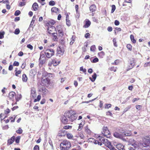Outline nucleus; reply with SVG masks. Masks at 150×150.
Returning a JSON list of instances; mask_svg holds the SVG:
<instances>
[{"instance_id": "1", "label": "nucleus", "mask_w": 150, "mask_h": 150, "mask_svg": "<svg viewBox=\"0 0 150 150\" xmlns=\"http://www.w3.org/2000/svg\"><path fill=\"white\" fill-rule=\"evenodd\" d=\"M118 131L119 133L122 134H121L123 136V137L130 136L132 134L131 131L125 130L122 128H120Z\"/></svg>"}, {"instance_id": "16", "label": "nucleus", "mask_w": 150, "mask_h": 150, "mask_svg": "<svg viewBox=\"0 0 150 150\" xmlns=\"http://www.w3.org/2000/svg\"><path fill=\"white\" fill-rule=\"evenodd\" d=\"M55 23V22L54 20H52L48 21L47 23H46V25L50 26V28L53 27V26L50 25V24L52 25H54Z\"/></svg>"}, {"instance_id": "14", "label": "nucleus", "mask_w": 150, "mask_h": 150, "mask_svg": "<svg viewBox=\"0 0 150 150\" xmlns=\"http://www.w3.org/2000/svg\"><path fill=\"white\" fill-rule=\"evenodd\" d=\"M97 77V74L96 73H94L92 76V77H90L89 79L92 82H94L96 80Z\"/></svg>"}, {"instance_id": "45", "label": "nucleus", "mask_w": 150, "mask_h": 150, "mask_svg": "<svg viewBox=\"0 0 150 150\" xmlns=\"http://www.w3.org/2000/svg\"><path fill=\"white\" fill-rule=\"evenodd\" d=\"M64 115L66 117H68L69 119L70 116V112L69 111H67L64 113Z\"/></svg>"}, {"instance_id": "6", "label": "nucleus", "mask_w": 150, "mask_h": 150, "mask_svg": "<svg viewBox=\"0 0 150 150\" xmlns=\"http://www.w3.org/2000/svg\"><path fill=\"white\" fill-rule=\"evenodd\" d=\"M113 135L116 138L122 139L123 140H125V139L123 138V136L117 132H116L114 133Z\"/></svg>"}, {"instance_id": "26", "label": "nucleus", "mask_w": 150, "mask_h": 150, "mask_svg": "<svg viewBox=\"0 0 150 150\" xmlns=\"http://www.w3.org/2000/svg\"><path fill=\"white\" fill-rule=\"evenodd\" d=\"M85 121H84V122H83V123H82V122H81L79 124V128L77 130L78 131H80L82 129L83 126L85 124Z\"/></svg>"}, {"instance_id": "48", "label": "nucleus", "mask_w": 150, "mask_h": 150, "mask_svg": "<svg viewBox=\"0 0 150 150\" xmlns=\"http://www.w3.org/2000/svg\"><path fill=\"white\" fill-rule=\"evenodd\" d=\"M45 54L46 55V57L48 58H50L52 56L51 54H50L48 52H45Z\"/></svg>"}, {"instance_id": "8", "label": "nucleus", "mask_w": 150, "mask_h": 150, "mask_svg": "<svg viewBox=\"0 0 150 150\" xmlns=\"http://www.w3.org/2000/svg\"><path fill=\"white\" fill-rule=\"evenodd\" d=\"M65 146L66 147H61V150H68L69 148L71 146V143L69 141H68V142L67 143V145Z\"/></svg>"}, {"instance_id": "29", "label": "nucleus", "mask_w": 150, "mask_h": 150, "mask_svg": "<svg viewBox=\"0 0 150 150\" xmlns=\"http://www.w3.org/2000/svg\"><path fill=\"white\" fill-rule=\"evenodd\" d=\"M130 38L131 40V41L132 42L135 44L136 42V40L134 38V36L133 35H130Z\"/></svg>"}, {"instance_id": "35", "label": "nucleus", "mask_w": 150, "mask_h": 150, "mask_svg": "<svg viewBox=\"0 0 150 150\" xmlns=\"http://www.w3.org/2000/svg\"><path fill=\"white\" fill-rule=\"evenodd\" d=\"M61 134L60 135L61 136H65V135L67 134V131L64 129H62L61 131Z\"/></svg>"}, {"instance_id": "52", "label": "nucleus", "mask_w": 150, "mask_h": 150, "mask_svg": "<svg viewBox=\"0 0 150 150\" xmlns=\"http://www.w3.org/2000/svg\"><path fill=\"white\" fill-rule=\"evenodd\" d=\"M52 61L54 66H55L58 65V64H57V61L54 59H52Z\"/></svg>"}, {"instance_id": "47", "label": "nucleus", "mask_w": 150, "mask_h": 150, "mask_svg": "<svg viewBox=\"0 0 150 150\" xmlns=\"http://www.w3.org/2000/svg\"><path fill=\"white\" fill-rule=\"evenodd\" d=\"M20 33V30L18 28H17L16 29L14 32V33L16 35H17L18 34Z\"/></svg>"}, {"instance_id": "38", "label": "nucleus", "mask_w": 150, "mask_h": 150, "mask_svg": "<svg viewBox=\"0 0 150 150\" xmlns=\"http://www.w3.org/2000/svg\"><path fill=\"white\" fill-rule=\"evenodd\" d=\"M26 2H21L19 3L18 6L19 7H22L25 6L26 5Z\"/></svg>"}, {"instance_id": "25", "label": "nucleus", "mask_w": 150, "mask_h": 150, "mask_svg": "<svg viewBox=\"0 0 150 150\" xmlns=\"http://www.w3.org/2000/svg\"><path fill=\"white\" fill-rule=\"evenodd\" d=\"M68 141L64 140L62 142L60 143V147L61 149V147H63L62 146H65L67 145V143L68 142Z\"/></svg>"}, {"instance_id": "43", "label": "nucleus", "mask_w": 150, "mask_h": 150, "mask_svg": "<svg viewBox=\"0 0 150 150\" xmlns=\"http://www.w3.org/2000/svg\"><path fill=\"white\" fill-rule=\"evenodd\" d=\"M17 116L15 115H13V117H9V119L11 120L13 119V120H11V122H14L15 120V119Z\"/></svg>"}, {"instance_id": "57", "label": "nucleus", "mask_w": 150, "mask_h": 150, "mask_svg": "<svg viewBox=\"0 0 150 150\" xmlns=\"http://www.w3.org/2000/svg\"><path fill=\"white\" fill-rule=\"evenodd\" d=\"M96 49V46L94 45L91 46L90 47V50L91 51H94Z\"/></svg>"}, {"instance_id": "12", "label": "nucleus", "mask_w": 150, "mask_h": 150, "mask_svg": "<svg viewBox=\"0 0 150 150\" xmlns=\"http://www.w3.org/2000/svg\"><path fill=\"white\" fill-rule=\"evenodd\" d=\"M124 146L120 143H119L116 145V147L118 150H125Z\"/></svg>"}, {"instance_id": "62", "label": "nucleus", "mask_w": 150, "mask_h": 150, "mask_svg": "<svg viewBox=\"0 0 150 150\" xmlns=\"http://www.w3.org/2000/svg\"><path fill=\"white\" fill-rule=\"evenodd\" d=\"M33 150H40L39 146L38 145H35L34 148Z\"/></svg>"}, {"instance_id": "61", "label": "nucleus", "mask_w": 150, "mask_h": 150, "mask_svg": "<svg viewBox=\"0 0 150 150\" xmlns=\"http://www.w3.org/2000/svg\"><path fill=\"white\" fill-rule=\"evenodd\" d=\"M71 127L72 126H71L66 125L64 127V129H71Z\"/></svg>"}, {"instance_id": "21", "label": "nucleus", "mask_w": 150, "mask_h": 150, "mask_svg": "<svg viewBox=\"0 0 150 150\" xmlns=\"http://www.w3.org/2000/svg\"><path fill=\"white\" fill-rule=\"evenodd\" d=\"M90 11L93 12L95 11L96 9V6L94 4H93L91 5L89 7Z\"/></svg>"}, {"instance_id": "33", "label": "nucleus", "mask_w": 150, "mask_h": 150, "mask_svg": "<svg viewBox=\"0 0 150 150\" xmlns=\"http://www.w3.org/2000/svg\"><path fill=\"white\" fill-rule=\"evenodd\" d=\"M39 66H40L41 64V65L42 66L43 64H44L46 61L45 59H41V60H40V59H39Z\"/></svg>"}, {"instance_id": "49", "label": "nucleus", "mask_w": 150, "mask_h": 150, "mask_svg": "<svg viewBox=\"0 0 150 150\" xmlns=\"http://www.w3.org/2000/svg\"><path fill=\"white\" fill-rule=\"evenodd\" d=\"M80 71H82L83 73H85V74H86V69L85 68L84 69L83 66L81 67L80 68Z\"/></svg>"}, {"instance_id": "24", "label": "nucleus", "mask_w": 150, "mask_h": 150, "mask_svg": "<svg viewBox=\"0 0 150 150\" xmlns=\"http://www.w3.org/2000/svg\"><path fill=\"white\" fill-rule=\"evenodd\" d=\"M59 10V9L58 8L55 7H52L51 9L52 12L55 13H57V11H58Z\"/></svg>"}, {"instance_id": "2", "label": "nucleus", "mask_w": 150, "mask_h": 150, "mask_svg": "<svg viewBox=\"0 0 150 150\" xmlns=\"http://www.w3.org/2000/svg\"><path fill=\"white\" fill-rule=\"evenodd\" d=\"M142 144L143 146L145 147L150 146V138L147 136L144 138Z\"/></svg>"}, {"instance_id": "60", "label": "nucleus", "mask_w": 150, "mask_h": 150, "mask_svg": "<svg viewBox=\"0 0 150 150\" xmlns=\"http://www.w3.org/2000/svg\"><path fill=\"white\" fill-rule=\"evenodd\" d=\"M19 63L18 62L15 61L13 62V65L14 66H18L19 65Z\"/></svg>"}, {"instance_id": "37", "label": "nucleus", "mask_w": 150, "mask_h": 150, "mask_svg": "<svg viewBox=\"0 0 150 150\" xmlns=\"http://www.w3.org/2000/svg\"><path fill=\"white\" fill-rule=\"evenodd\" d=\"M85 132H87L88 134H91V131L90 129L88 128V126L87 125L85 128Z\"/></svg>"}, {"instance_id": "59", "label": "nucleus", "mask_w": 150, "mask_h": 150, "mask_svg": "<svg viewBox=\"0 0 150 150\" xmlns=\"http://www.w3.org/2000/svg\"><path fill=\"white\" fill-rule=\"evenodd\" d=\"M116 40V39L115 38H114L112 40L113 42L114 45L115 47H117V42Z\"/></svg>"}, {"instance_id": "18", "label": "nucleus", "mask_w": 150, "mask_h": 150, "mask_svg": "<svg viewBox=\"0 0 150 150\" xmlns=\"http://www.w3.org/2000/svg\"><path fill=\"white\" fill-rule=\"evenodd\" d=\"M38 5L36 2L34 3L32 6V8H33V10L36 11L38 9Z\"/></svg>"}, {"instance_id": "9", "label": "nucleus", "mask_w": 150, "mask_h": 150, "mask_svg": "<svg viewBox=\"0 0 150 150\" xmlns=\"http://www.w3.org/2000/svg\"><path fill=\"white\" fill-rule=\"evenodd\" d=\"M15 136H13L10 139L7 140V145L8 146L10 145L13 144L15 141Z\"/></svg>"}, {"instance_id": "56", "label": "nucleus", "mask_w": 150, "mask_h": 150, "mask_svg": "<svg viewBox=\"0 0 150 150\" xmlns=\"http://www.w3.org/2000/svg\"><path fill=\"white\" fill-rule=\"evenodd\" d=\"M127 47L130 51L132 50V47L131 45L130 44H128L127 45Z\"/></svg>"}, {"instance_id": "63", "label": "nucleus", "mask_w": 150, "mask_h": 150, "mask_svg": "<svg viewBox=\"0 0 150 150\" xmlns=\"http://www.w3.org/2000/svg\"><path fill=\"white\" fill-rule=\"evenodd\" d=\"M90 36V34L89 33H86L84 35V37L85 38L87 39L89 38Z\"/></svg>"}, {"instance_id": "32", "label": "nucleus", "mask_w": 150, "mask_h": 150, "mask_svg": "<svg viewBox=\"0 0 150 150\" xmlns=\"http://www.w3.org/2000/svg\"><path fill=\"white\" fill-rule=\"evenodd\" d=\"M105 55V53L103 51H101V52L98 53V55L100 58H103Z\"/></svg>"}, {"instance_id": "53", "label": "nucleus", "mask_w": 150, "mask_h": 150, "mask_svg": "<svg viewBox=\"0 0 150 150\" xmlns=\"http://www.w3.org/2000/svg\"><path fill=\"white\" fill-rule=\"evenodd\" d=\"M66 23L67 25L69 27L71 25V23H70V21L69 20V19H66Z\"/></svg>"}, {"instance_id": "3", "label": "nucleus", "mask_w": 150, "mask_h": 150, "mask_svg": "<svg viewBox=\"0 0 150 150\" xmlns=\"http://www.w3.org/2000/svg\"><path fill=\"white\" fill-rule=\"evenodd\" d=\"M134 58H132L129 59V61H128L129 64L127 69V71L129 70L133 67L134 65Z\"/></svg>"}, {"instance_id": "39", "label": "nucleus", "mask_w": 150, "mask_h": 150, "mask_svg": "<svg viewBox=\"0 0 150 150\" xmlns=\"http://www.w3.org/2000/svg\"><path fill=\"white\" fill-rule=\"evenodd\" d=\"M59 35V37H62L64 35V33L63 31L62 30L60 31L59 30H58Z\"/></svg>"}, {"instance_id": "30", "label": "nucleus", "mask_w": 150, "mask_h": 150, "mask_svg": "<svg viewBox=\"0 0 150 150\" xmlns=\"http://www.w3.org/2000/svg\"><path fill=\"white\" fill-rule=\"evenodd\" d=\"M92 58H93V57H91L90 59L91 60V62L92 63H96L98 62L99 59L97 57H95L94 58V59H93V60H91V59Z\"/></svg>"}, {"instance_id": "58", "label": "nucleus", "mask_w": 150, "mask_h": 150, "mask_svg": "<svg viewBox=\"0 0 150 150\" xmlns=\"http://www.w3.org/2000/svg\"><path fill=\"white\" fill-rule=\"evenodd\" d=\"M79 136L81 139H84V135L82 133H78Z\"/></svg>"}, {"instance_id": "50", "label": "nucleus", "mask_w": 150, "mask_h": 150, "mask_svg": "<svg viewBox=\"0 0 150 150\" xmlns=\"http://www.w3.org/2000/svg\"><path fill=\"white\" fill-rule=\"evenodd\" d=\"M55 4V2L54 1L51 0L49 2V4L50 6H54Z\"/></svg>"}, {"instance_id": "20", "label": "nucleus", "mask_w": 150, "mask_h": 150, "mask_svg": "<svg viewBox=\"0 0 150 150\" xmlns=\"http://www.w3.org/2000/svg\"><path fill=\"white\" fill-rule=\"evenodd\" d=\"M105 133H108V135H110V131L108 130V127H107L104 126L103 127V132Z\"/></svg>"}, {"instance_id": "34", "label": "nucleus", "mask_w": 150, "mask_h": 150, "mask_svg": "<svg viewBox=\"0 0 150 150\" xmlns=\"http://www.w3.org/2000/svg\"><path fill=\"white\" fill-rule=\"evenodd\" d=\"M103 144H105V146L108 147L110 146V145H111V142L108 140L107 141H106Z\"/></svg>"}, {"instance_id": "11", "label": "nucleus", "mask_w": 150, "mask_h": 150, "mask_svg": "<svg viewBox=\"0 0 150 150\" xmlns=\"http://www.w3.org/2000/svg\"><path fill=\"white\" fill-rule=\"evenodd\" d=\"M31 96L33 98H35L37 96L36 92L34 88H32L31 91Z\"/></svg>"}, {"instance_id": "19", "label": "nucleus", "mask_w": 150, "mask_h": 150, "mask_svg": "<svg viewBox=\"0 0 150 150\" xmlns=\"http://www.w3.org/2000/svg\"><path fill=\"white\" fill-rule=\"evenodd\" d=\"M36 74V72L33 69H31L30 71L29 75L32 77H34L35 75Z\"/></svg>"}, {"instance_id": "5", "label": "nucleus", "mask_w": 150, "mask_h": 150, "mask_svg": "<svg viewBox=\"0 0 150 150\" xmlns=\"http://www.w3.org/2000/svg\"><path fill=\"white\" fill-rule=\"evenodd\" d=\"M57 56H58V54H60L61 55H63L64 52V48L63 47L61 48L60 46H59L57 48Z\"/></svg>"}, {"instance_id": "55", "label": "nucleus", "mask_w": 150, "mask_h": 150, "mask_svg": "<svg viewBox=\"0 0 150 150\" xmlns=\"http://www.w3.org/2000/svg\"><path fill=\"white\" fill-rule=\"evenodd\" d=\"M105 108L108 109L109 108L111 107L112 106V105L111 104L106 103V104H105Z\"/></svg>"}, {"instance_id": "44", "label": "nucleus", "mask_w": 150, "mask_h": 150, "mask_svg": "<svg viewBox=\"0 0 150 150\" xmlns=\"http://www.w3.org/2000/svg\"><path fill=\"white\" fill-rule=\"evenodd\" d=\"M16 132L19 134H22L23 132V130L21 127H19L18 129L16 131Z\"/></svg>"}, {"instance_id": "31", "label": "nucleus", "mask_w": 150, "mask_h": 150, "mask_svg": "<svg viewBox=\"0 0 150 150\" xmlns=\"http://www.w3.org/2000/svg\"><path fill=\"white\" fill-rule=\"evenodd\" d=\"M21 137L20 136H17L16 137H15V141L16 143L18 144L19 143Z\"/></svg>"}, {"instance_id": "27", "label": "nucleus", "mask_w": 150, "mask_h": 150, "mask_svg": "<svg viewBox=\"0 0 150 150\" xmlns=\"http://www.w3.org/2000/svg\"><path fill=\"white\" fill-rule=\"evenodd\" d=\"M28 79V78L25 74H23L22 75V80L23 81L26 82Z\"/></svg>"}, {"instance_id": "17", "label": "nucleus", "mask_w": 150, "mask_h": 150, "mask_svg": "<svg viewBox=\"0 0 150 150\" xmlns=\"http://www.w3.org/2000/svg\"><path fill=\"white\" fill-rule=\"evenodd\" d=\"M78 115L76 114L74 115H70L69 120L71 122H73L74 120H76L77 117Z\"/></svg>"}, {"instance_id": "51", "label": "nucleus", "mask_w": 150, "mask_h": 150, "mask_svg": "<svg viewBox=\"0 0 150 150\" xmlns=\"http://www.w3.org/2000/svg\"><path fill=\"white\" fill-rule=\"evenodd\" d=\"M21 13V12L20 11L17 10L15 11L14 15L16 16H18L19 15L20 13Z\"/></svg>"}, {"instance_id": "13", "label": "nucleus", "mask_w": 150, "mask_h": 150, "mask_svg": "<svg viewBox=\"0 0 150 150\" xmlns=\"http://www.w3.org/2000/svg\"><path fill=\"white\" fill-rule=\"evenodd\" d=\"M90 139H92V140L91 141V142H93V143L95 144H98V145L101 146L102 145V143L100 142L99 140H97L93 138H90Z\"/></svg>"}, {"instance_id": "64", "label": "nucleus", "mask_w": 150, "mask_h": 150, "mask_svg": "<svg viewBox=\"0 0 150 150\" xmlns=\"http://www.w3.org/2000/svg\"><path fill=\"white\" fill-rule=\"evenodd\" d=\"M150 66V61L149 62H147L145 63L144 64V67H147Z\"/></svg>"}, {"instance_id": "28", "label": "nucleus", "mask_w": 150, "mask_h": 150, "mask_svg": "<svg viewBox=\"0 0 150 150\" xmlns=\"http://www.w3.org/2000/svg\"><path fill=\"white\" fill-rule=\"evenodd\" d=\"M43 81L47 84H49L50 82V80L48 78H46L43 80Z\"/></svg>"}, {"instance_id": "22", "label": "nucleus", "mask_w": 150, "mask_h": 150, "mask_svg": "<svg viewBox=\"0 0 150 150\" xmlns=\"http://www.w3.org/2000/svg\"><path fill=\"white\" fill-rule=\"evenodd\" d=\"M16 95L15 93L14 92L11 91L9 93V97L10 99H13V98L15 95Z\"/></svg>"}, {"instance_id": "36", "label": "nucleus", "mask_w": 150, "mask_h": 150, "mask_svg": "<svg viewBox=\"0 0 150 150\" xmlns=\"http://www.w3.org/2000/svg\"><path fill=\"white\" fill-rule=\"evenodd\" d=\"M5 33V32L3 31H0V39L4 38Z\"/></svg>"}, {"instance_id": "15", "label": "nucleus", "mask_w": 150, "mask_h": 150, "mask_svg": "<svg viewBox=\"0 0 150 150\" xmlns=\"http://www.w3.org/2000/svg\"><path fill=\"white\" fill-rule=\"evenodd\" d=\"M91 22L88 19H86L85 23L83 25V27L85 28H88L91 25Z\"/></svg>"}, {"instance_id": "42", "label": "nucleus", "mask_w": 150, "mask_h": 150, "mask_svg": "<svg viewBox=\"0 0 150 150\" xmlns=\"http://www.w3.org/2000/svg\"><path fill=\"white\" fill-rule=\"evenodd\" d=\"M67 137L69 139H71L73 137V136L70 133H67L66 134Z\"/></svg>"}, {"instance_id": "10", "label": "nucleus", "mask_w": 150, "mask_h": 150, "mask_svg": "<svg viewBox=\"0 0 150 150\" xmlns=\"http://www.w3.org/2000/svg\"><path fill=\"white\" fill-rule=\"evenodd\" d=\"M61 122L64 124H67L68 122V119L64 115H63L61 117Z\"/></svg>"}, {"instance_id": "4", "label": "nucleus", "mask_w": 150, "mask_h": 150, "mask_svg": "<svg viewBox=\"0 0 150 150\" xmlns=\"http://www.w3.org/2000/svg\"><path fill=\"white\" fill-rule=\"evenodd\" d=\"M38 91L40 92H42V95H45L48 92V91L45 87L42 86L41 87H39L38 89Z\"/></svg>"}, {"instance_id": "41", "label": "nucleus", "mask_w": 150, "mask_h": 150, "mask_svg": "<svg viewBox=\"0 0 150 150\" xmlns=\"http://www.w3.org/2000/svg\"><path fill=\"white\" fill-rule=\"evenodd\" d=\"M41 96L40 95H38L37 97V98L35 99L34 100V102H36L37 101H39L41 99Z\"/></svg>"}, {"instance_id": "54", "label": "nucleus", "mask_w": 150, "mask_h": 150, "mask_svg": "<svg viewBox=\"0 0 150 150\" xmlns=\"http://www.w3.org/2000/svg\"><path fill=\"white\" fill-rule=\"evenodd\" d=\"M112 9L111 11V13H113L115 11L116 9V6L115 5H112Z\"/></svg>"}, {"instance_id": "23", "label": "nucleus", "mask_w": 150, "mask_h": 150, "mask_svg": "<svg viewBox=\"0 0 150 150\" xmlns=\"http://www.w3.org/2000/svg\"><path fill=\"white\" fill-rule=\"evenodd\" d=\"M22 98L21 94H17L16 95L15 99L16 102L18 101Z\"/></svg>"}, {"instance_id": "7", "label": "nucleus", "mask_w": 150, "mask_h": 150, "mask_svg": "<svg viewBox=\"0 0 150 150\" xmlns=\"http://www.w3.org/2000/svg\"><path fill=\"white\" fill-rule=\"evenodd\" d=\"M97 139L99 140V141L100 142L102 143V144H103L106 141H108V139H106L105 138L100 136V135H97Z\"/></svg>"}, {"instance_id": "46", "label": "nucleus", "mask_w": 150, "mask_h": 150, "mask_svg": "<svg viewBox=\"0 0 150 150\" xmlns=\"http://www.w3.org/2000/svg\"><path fill=\"white\" fill-rule=\"evenodd\" d=\"M39 59H40V60H41V59H45V55L44 54L42 53V52L40 53V57Z\"/></svg>"}, {"instance_id": "40", "label": "nucleus", "mask_w": 150, "mask_h": 150, "mask_svg": "<svg viewBox=\"0 0 150 150\" xmlns=\"http://www.w3.org/2000/svg\"><path fill=\"white\" fill-rule=\"evenodd\" d=\"M46 51H49L50 52H51V54H52V56H53L54 55V50L52 49H47L46 50Z\"/></svg>"}]
</instances>
